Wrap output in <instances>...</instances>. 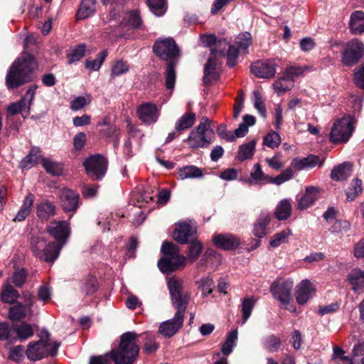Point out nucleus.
<instances>
[{"mask_svg":"<svg viewBox=\"0 0 364 364\" xmlns=\"http://www.w3.org/2000/svg\"><path fill=\"white\" fill-rule=\"evenodd\" d=\"M168 288L173 306L177 311L173 318L160 324L159 333L166 338H171L183 326L184 314L187 309L191 294L185 289L183 281L175 277L168 280Z\"/></svg>","mask_w":364,"mask_h":364,"instance_id":"obj_1","label":"nucleus"},{"mask_svg":"<svg viewBox=\"0 0 364 364\" xmlns=\"http://www.w3.org/2000/svg\"><path fill=\"white\" fill-rule=\"evenodd\" d=\"M153 49L160 59L168 61L165 72V85L167 89L172 90L174 87L176 77L175 67L181 55V50L171 38L156 41Z\"/></svg>","mask_w":364,"mask_h":364,"instance_id":"obj_2","label":"nucleus"},{"mask_svg":"<svg viewBox=\"0 0 364 364\" xmlns=\"http://www.w3.org/2000/svg\"><path fill=\"white\" fill-rule=\"evenodd\" d=\"M38 64L33 55L25 53L12 64L6 75V85L14 89L31 80V73L37 68Z\"/></svg>","mask_w":364,"mask_h":364,"instance_id":"obj_3","label":"nucleus"},{"mask_svg":"<svg viewBox=\"0 0 364 364\" xmlns=\"http://www.w3.org/2000/svg\"><path fill=\"white\" fill-rule=\"evenodd\" d=\"M210 124L211 121L207 117H203L199 124L190 132L185 141L191 148H205L213 142L215 132Z\"/></svg>","mask_w":364,"mask_h":364,"instance_id":"obj_4","label":"nucleus"},{"mask_svg":"<svg viewBox=\"0 0 364 364\" xmlns=\"http://www.w3.org/2000/svg\"><path fill=\"white\" fill-rule=\"evenodd\" d=\"M356 122L355 117L350 115L337 119L329 134L331 141L335 144L346 143L355 130Z\"/></svg>","mask_w":364,"mask_h":364,"instance_id":"obj_5","label":"nucleus"},{"mask_svg":"<svg viewBox=\"0 0 364 364\" xmlns=\"http://www.w3.org/2000/svg\"><path fill=\"white\" fill-rule=\"evenodd\" d=\"M31 248L38 258L48 262H53L58 257L62 245L58 246L55 242H47L42 237H32Z\"/></svg>","mask_w":364,"mask_h":364,"instance_id":"obj_6","label":"nucleus"},{"mask_svg":"<svg viewBox=\"0 0 364 364\" xmlns=\"http://www.w3.org/2000/svg\"><path fill=\"white\" fill-rule=\"evenodd\" d=\"M60 343L55 341L50 343L48 341L40 340L36 342H30L25 353L28 360L32 361L39 360L48 355H55Z\"/></svg>","mask_w":364,"mask_h":364,"instance_id":"obj_7","label":"nucleus"},{"mask_svg":"<svg viewBox=\"0 0 364 364\" xmlns=\"http://www.w3.org/2000/svg\"><path fill=\"white\" fill-rule=\"evenodd\" d=\"M364 55V45L358 39L348 41L342 53L341 62L346 66L356 64Z\"/></svg>","mask_w":364,"mask_h":364,"instance_id":"obj_8","label":"nucleus"},{"mask_svg":"<svg viewBox=\"0 0 364 364\" xmlns=\"http://www.w3.org/2000/svg\"><path fill=\"white\" fill-rule=\"evenodd\" d=\"M107 159L100 154L91 156L83 165L87 174L93 179H101L105 176L107 168Z\"/></svg>","mask_w":364,"mask_h":364,"instance_id":"obj_9","label":"nucleus"},{"mask_svg":"<svg viewBox=\"0 0 364 364\" xmlns=\"http://www.w3.org/2000/svg\"><path fill=\"white\" fill-rule=\"evenodd\" d=\"M294 283L291 280H286L282 282H273L270 287V291L274 299L282 305H288L291 301V290Z\"/></svg>","mask_w":364,"mask_h":364,"instance_id":"obj_10","label":"nucleus"},{"mask_svg":"<svg viewBox=\"0 0 364 364\" xmlns=\"http://www.w3.org/2000/svg\"><path fill=\"white\" fill-rule=\"evenodd\" d=\"M47 230L55 238L57 245L63 247L70 235L69 223L65 220L50 222L47 227Z\"/></svg>","mask_w":364,"mask_h":364,"instance_id":"obj_11","label":"nucleus"},{"mask_svg":"<svg viewBox=\"0 0 364 364\" xmlns=\"http://www.w3.org/2000/svg\"><path fill=\"white\" fill-rule=\"evenodd\" d=\"M277 65L273 60H258L251 65V72L259 78L269 79L274 77Z\"/></svg>","mask_w":364,"mask_h":364,"instance_id":"obj_12","label":"nucleus"},{"mask_svg":"<svg viewBox=\"0 0 364 364\" xmlns=\"http://www.w3.org/2000/svg\"><path fill=\"white\" fill-rule=\"evenodd\" d=\"M196 233L195 223L191 221H185L177 224L173 232V239L181 244H186L188 238Z\"/></svg>","mask_w":364,"mask_h":364,"instance_id":"obj_13","label":"nucleus"},{"mask_svg":"<svg viewBox=\"0 0 364 364\" xmlns=\"http://www.w3.org/2000/svg\"><path fill=\"white\" fill-rule=\"evenodd\" d=\"M138 117L146 124L157 122L159 110L155 104L146 102L140 105L136 110Z\"/></svg>","mask_w":364,"mask_h":364,"instance_id":"obj_14","label":"nucleus"},{"mask_svg":"<svg viewBox=\"0 0 364 364\" xmlns=\"http://www.w3.org/2000/svg\"><path fill=\"white\" fill-rule=\"evenodd\" d=\"M213 242L215 247L224 250H234L237 249L240 240L235 235L230 233L215 234L213 236Z\"/></svg>","mask_w":364,"mask_h":364,"instance_id":"obj_15","label":"nucleus"},{"mask_svg":"<svg viewBox=\"0 0 364 364\" xmlns=\"http://www.w3.org/2000/svg\"><path fill=\"white\" fill-rule=\"evenodd\" d=\"M186 257L183 255L168 256L158 261V267L164 273H169L185 266Z\"/></svg>","mask_w":364,"mask_h":364,"instance_id":"obj_16","label":"nucleus"},{"mask_svg":"<svg viewBox=\"0 0 364 364\" xmlns=\"http://www.w3.org/2000/svg\"><path fill=\"white\" fill-rule=\"evenodd\" d=\"M315 289L308 279L302 280L296 287L295 297L296 302L304 305L313 296Z\"/></svg>","mask_w":364,"mask_h":364,"instance_id":"obj_17","label":"nucleus"},{"mask_svg":"<svg viewBox=\"0 0 364 364\" xmlns=\"http://www.w3.org/2000/svg\"><path fill=\"white\" fill-rule=\"evenodd\" d=\"M60 201L65 212L75 211L79 205V195L70 189H63L60 192Z\"/></svg>","mask_w":364,"mask_h":364,"instance_id":"obj_18","label":"nucleus"},{"mask_svg":"<svg viewBox=\"0 0 364 364\" xmlns=\"http://www.w3.org/2000/svg\"><path fill=\"white\" fill-rule=\"evenodd\" d=\"M321 189L316 186H307L304 195L298 202L297 208L299 210H305L311 206L318 198Z\"/></svg>","mask_w":364,"mask_h":364,"instance_id":"obj_19","label":"nucleus"},{"mask_svg":"<svg viewBox=\"0 0 364 364\" xmlns=\"http://www.w3.org/2000/svg\"><path fill=\"white\" fill-rule=\"evenodd\" d=\"M217 57L215 55L210 57L205 65L203 82L205 84L217 80L219 77L220 68L216 60Z\"/></svg>","mask_w":364,"mask_h":364,"instance_id":"obj_20","label":"nucleus"},{"mask_svg":"<svg viewBox=\"0 0 364 364\" xmlns=\"http://www.w3.org/2000/svg\"><path fill=\"white\" fill-rule=\"evenodd\" d=\"M270 220L271 217L268 213L262 212L254 223L253 235L258 238L264 237L267 234V228L270 223Z\"/></svg>","mask_w":364,"mask_h":364,"instance_id":"obj_21","label":"nucleus"},{"mask_svg":"<svg viewBox=\"0 0 364 364\" xmlns=\"http://www.w3.org/2000/svg\"><path fill=\"white\" fill-rule=\"evenodd\" d=\"M348 279L355 293L364 290V270L358 267L353 269L348 275Z\"/></svg>","mask_w":364,"mask_h":364,"instance_id":"obj_22","label":"nucleus"},{"mask_svg":"<svg viewBox=\"0 0 364 364\" xmlns=\"http://www.w3.org/2000/svg\"><path fill=\"white\" fill-rule=\"evenodd\" d=\"M352 174V164L350 162H344L335 166L331 173V178L334 181H344Z\"/></svg>","mask_w":364,"mask_h":364,"instance_id":"obj_23","label":"nucleus"},{"mask_svg":"<svg viewBox=\"0 0 364 364\" xmlns=\"http://www.w3.org/2000/svg\"><path fill=\"white\" fill-rule=\"evenodd\" d=\"M56 213L55 205L50 201L43 200L36 205L37 216L42 220H47Z\"/></svg>","mask_w":364,"mask_h":364,"instance_id":"obj_24","label":"nucleus"},{"mask_svg":"<svg viewBox=\"0 0 364 364\" xmlns=\"http://www.w3.org/2000/svg\"><path fill=\"white\" fill-rule=\"evenodd\" d=\"M206 42L209 46L215 45V47L210 50L212 55L220 57L225 55V50L228 46V42L226 40L223 39L217 41L215 36L210 35L206 37Z\"/></svg>","mask_w":364,"mask_h":364,"instance_id":"obj_25","label":"nucleus"},{"mask_svg":"<svg viewBox=\"0 0 364 364\" xmlns=\"http://www.w3.org/2000/svg\"><path fill=\"white\" fill-rule=\"evenodd\" d=\"M96 0H81L80 7L77 13L78 19H85L93 16L96 12Z\"/></svg>","mask_w":364,"mask_h":364,"instance_id":"obj_26","label":"nucleus"},{"mask_svg":"<svg viewBox=\"0 0 364 364\" xmlns=\"http://www.w3.org/2000/svg\"><path fill=\"white\" fill-rule=\"evenodd\" d=\"M14 331L15 341L16 340L23 341L34 334L33 327L26 322L14 323Z\"/></svg>","mask_w":364,"mask_h":364,"instance_id":"obj_27","label":"nucleus"},{"mask_svg":"<svg viewBox=\"0 0 364 364\" xmlns=\"http://www.w3.org/2000/svg\"><path fill=\"white\" fill-rule=\"evenodd\" d=\"M33 201L34 196L31 193H28L25 197L23 205H21L20 210L18 211L14 220L18 222L24 220L31 213V208L33 205Z\"/></svg>","mask_w":364,"mask_h":364,"instance_id":"obj_28","label":"nucleus"},{"mask_svg":"<svg viewBox=\"0 0 364 364\" xmlns=\"http://www.w3.org/2000/svg\"><path fill=\"white\" fill-rule=\"evenodd\" d=\"M196 115L193 112H187L182 115L175 123V129L182 132L191 128L195 123Z\"/></svg>","mask_w":364,"mask_h":364,"instance_id":"obj_29","label":"nucleus"},{"mask_svg":"<svg viewBox=\"0 0 364 364\" xmlns=\"http://www.w3.org/2000/svg\"><path fill=\"white\" fill-rule=\"evenodd\" d=\"M350 27L353 33H362L364 32V13L356 11L350 16Z\"/></svg>","mask_w":364,"mask_h":364,"instance_id":"obj_30","label":"nucleus"},{"mask_svg":"<svg viewBox=\"0 0 364 364\" xmlns=\"http://www.w3.org/2000/svg\"><path fill=\"white\" fill-rule=\"evenodd\" d=\"M291 213V205L288 199L282 200L274 211V216L279 220H287Z\"/></svg>","mask_w":364,"mask_h":364,"instance_id":"obj_31","label":"nucleus"},{"mask_svg":"<svg viewBox=\"0 0 364 364\" xmlns=\"http://www.w3.org/2000/svg\"><path fill=\"white\" fill-rule=\"evenodd\" d=\"M256 141L252 140L248 143L244 144L239 147L236 159L240 161L250 159L254 155Z\"/></svg>","mask_w":364,"mask_h":364,"instance_id":"obj_32","label":"nucleus"},{"mask_svg":"<svg viewBox=\"0 0 364 364\" xmlns=\"http://www.w3.org/2000/svg\"><path fill=\"white\" fill-rule=\"evenodd\" d=\"M255 117L252 115L246 114L243 117L242 122L235 130V135L237 137H243L248 132V127L255 124Z\"/></svg>","mask_w":364,"mask_h":364,"instance_id":"obj_33","label":"nucleus"},{"mask_svg":"<svg viewBox=\"0 0 364 364\" xmlns=\"http://www.w3.org/2000/svg\"><path fill=\"white\" fill-rule=\"evenodd\" d=\"M18 297V291L14 289L10 284L7 283L3 287L1 300L4 303L14 304Z\"/></svg>","mask_w":364,"mask_h":364,"instance_id":"obj_34","label":"nucleus"},{"mask_svg":"<svg viewBox=\"0 0 364 364\" xmlns=\"http://www.w3.org/2000/svg\"><path fill=\"white\" fill-rule=\"evenodd\" d=\"M14 323L9 325L6 322L0 323V340L15 342Z\"/></svg>","mask_w":364,"mask_h":364,"instance_id":"obj_35","label":"nucleus"},{"mask_svg":"<svg viewBox=\"0 0 364 364\" xmlns=\"http://www.w3.org/2000/svg\"><path fill=\"white\" fill-rule=\"evenodd\" d=\"M150 11L157 16H163L167 11L166 0H146Z\"/></svg>","mask_w":364,"mask_h":364,"instance_id":"obj_36","label":"nucleus"},{"mask_svg":"<svg viewBox=\"0 0 364 364\" xmlns=\"http://www.w3.org/2000/svg\"><path fill=\"white\" fill-rule=\"evenodd\" d=\"M178 176L181 179L200 178L203 176V172L195 166H187L180 169Z\"/></svg>","mask_w":364,"mask_h":364,"instance_id":"obj_37","label":"nucleus"},{"mask_svg":"<svg viewBox=\"0 0 364 364\" xmlns=\"http://www.w3.org/2000/svg\"><path fill=\"white\" fill-rule=\"evenodd\" d=\"M350 364H364V342L354 346Z\"/></svg>","mask_w":364,"mask_h":364,"instance_id":"obj_38","label":"nucleus"},{"mask_svg":"<svg viewBox=\"0 0 364 364\" xmlns=\"http://www.w3.org/2000/svg\"><path fill=\"white\" fill-rule=\"evenodd\" d=\"M362 181L358 178L354 179L346 191L347 200H354L362 192Z\"/></svg>","mask_w":364,"mask_h":364,"instance_id":"obj_39","label":"nucleus"},{"mask_svg":"<svg viewBox=\"0 0 364 364\" xmlns=\"http://www.w3.org/2000/svg\"><path fill=\"white\" fill-rule=\"evenodd\" d=\"M85 46L84 44H80L73 48H70L67 53L68 63L72 64L80 60L85 55Z\"/></svg>","mask_w":364,"mask_h":364,"instance_id":"obj_40","label":"nucleus"},{"mask_svg":"<svg viewBox=\"0 0 364 364\" xmlns=\"http://www.w3.org/2000/svg\"><path fill=\"white\" fill-rule=\"evenodd\" d=\"M37 88V85L31 86L27 90L25 95L23 97V98L18 102V104H21V112L23 111L26 108H27V112H29L30 107L34 98L36 90Z\"/></svg>","mask_w":364,"mask_h":364,"instance_id":"obj_41","label":"nucleus"},{"mask_svg":"<svg viewBox=\"0 0 364 364\" xmlns=\"http://www.w3.org/2000/svg\"><path fill=\"white\" fill-rule=\"evenodd\" d=\"M107 55L108 53L107 50H102L97 55L95 60H87L85 62V68L94 71L100 70Z\"/></svg>","mask_w":364,"mask_h":364,"instance_id":"obj_42","label":"nucleus"},{"mask_svg":"<svg viewBox=\"0 0 364 364\" xmlns=\"http://www.w3.org/2000/svg\"><path fill=\"white\" fill-rule=\"evenodd\" d=\"M250 177L256 183H268L269 176L264 173L259 164H255L250 172Z\"/></svg>","mask_w":364,"mask_h":364,"instance_id":"obj_43","label":"nucleus"},{"mask_svg":"<svg viewBox=\"0 0 364 364\" xmlns=\"http://www.w3.org/2000/svg\"><path fill=\"white\" fill-rule=\"evenodd\" d=\"M264 348L269 352H276L281 346V340L274 335H269L262 341Z\"/></svg>","mask_w":364,"mask_h":364,"instance_id":"obj_44","label":"nucleus"},{"mask_svg":"<svg viewBox=\"0 0 364 364\" xmlns=\"http://www.w3.org/2000/svg\"><path fill=\"white\" fill-rule=\"evenodd\" d=\"M235 43L237 45L238 48L241 51H243L245 53H247V49L252 43L251 34L248 32H245L239 34L235 39Z\"/></svg>","mask_w":364,"mask_h":364,"instance_id":"obj_45","label":"nucleus"},{"mask_svg":"<svg viewBox=\"0 0 364 364\" xmlns=\"http://www.w3.org/2000/svg\"><path fill=\"white\" fill-rule=\"evenodd\" d=\"M203 249V245L198 240H193L190 245L188 252V258L191 262H196L199 257Z\"/></svg>","mask_w":364,"mask_h":364,"instance_id":"obj_46","label":"nucleus"},{"mask_svg":"<svg viewBox=\"0 0 364 364\" xmlns=\"http://www.w3.org/2000/svg\"><path fill=\"white\" fill-rule=\"evenodd\" d=\"M255 300L252 297L245 298L242 302V323H245L250 316L255 306Z\"/></svg>","mask_w":364,"mask_h":364,"instance_id":"obj_47","label":"nucleus"},{"mask_svg":"<svg viewBox=\"0 0 364 364\" xmlns=\"http://www.w3.org/2000/svg\"><path fill=\"white\" fill-rule=\"evenodd\" d=\"M291 234V230L287 229L274 235L270 240V245L272 247H278L282 244L287 242L288 237Z\"/></svg>","mask_w":364,"mask_h":364,"instance_id":"obj_48","label":"nucleus"},{"mask_svg":"<svg viewBox=\"0 0 364 364\" xmlns=\"http://www.w3.org/2000/svg\"><path fill=\"white\" fill-rule=\"evenodd\" d=\"M307 70L306 67H300L291 65L287 67L284 73V76L287 80L291 81L294 83V78L301 75L305 70Z\"/></svg>","mask_w":364,"mask_h":364,"instance_id":"obj_49","label":"nucleus"},{"mask_svg":"<svg viewBox=\"0 0 364 364\" xmlns=\"http://www.w3.org/2000/svg\"><path fill=\"white\" fill-rule=\"evenodd\" d=\"M26 316V308L25 306L17 304L9 309V318L14 320H20L25 318Z\"/></svg>","mask_w":364,"mask_h":364,"instance_id":"obj_50","label":"nucleus"},{"mask_svg":"<svg viewBox=\"0 0 364 364\" xmlns=\"http://www.w3.org/2000/svg\"><path fill=\"white\" fill-rule=\"evenodd\" d=\"M26 272L23 269H17L14 272L13 276L7 279V283H14L17 287H21L26 279Z\"/></svg>","mask_w":364,"mask_h":364,"instance_id":"obj_51","label":"nucleus"},{"mask_svg":"<svg viewBox=\"0 0 364 364\" xmlns=\"http://www.w3.org/2000/svg\"><path fill=\"white\" fill-rule=\"evenodd\" d=\"M124 21L128 26L132 28H138L141 25V17L136 11H129L124 17Z\"/></svg>","mask_w":364,"mask_h":364,"instance_id":"obj_52","label":"nucleus"},{"mask_svg":"<svg viewBox=\"0 0 364 364\" xmlns=\"http://www.w3.org/2000/svg\"><path fill=\"white\" fill-rule=\"evenodd\" d=\"M42 165L46 172L50 174L58 176L61 173L62 167L58 163L52 161L48 159H43Z\"/></svg>","mask_w":364,"mask_h":364,"instance_id":"obj_53","label":"nucleus"},{"mask_svg":"<svg viewBox=\"0 0 364 364\" xmlns=\"http://www.w3.org/2000/svg\"><path fill=\"white\" fill-rule=\"evenodd\" d=\"M281 143L280 136L274 131L269 132L264 138L263 144L272 149L278 147Z\"/></svg>","mask_w":364,"mask_h":364,"instance_id":"obj_54","label":"nucleus"},{"mask_svg":"<svg viewBox=\"0 0 364 364\" xmlns=\"http://www.w3.org/2000/svg\"><path fill=\"white\" fill-rule=\"evenodd\" d=\"M293 85V82L287 80L284 75L275 81V82L272 85L274 89L278 93H282L291 90Z\"/></svg>","mask_w":364,"mask_h":364,"instance_id":"obj_55","label":"nucleus"},{"mask_svg":"<svg viewBox=\"0 0 364 364\" xmlns=\"http://www.w3.org/2000/svg\"><path fill=\"white\" fill-rule=\"evenodd\" d=\"M159 348V345L155 341L154 336L151 334H145L144 338V350L147 353L155 352Z\"/></svg>","mask_w":364,"mask_h":364,"instance_id":"obj_56","label":"nucleus"},{"mask_svg":"<svg viewBox=\"0 0 364 364\" xmlns=\"http://www.w3.org/2000/svg\"><path fill=\"white\" fill-rule=\"evenodd\" d=\"M293 176L292 170L290 168L284 170L281 174L278 175L275 178L269 177L268 183L280 185L289 179Z\"/></svg>","mask_w":364,"mask_h":364,"instance_id":"obj_57","label":"nucleus"},{"mask_svg":"<svg viewBox=\"0 0 364 364\" xmlns=\"http://www.w3.org/2000/svg\"><path fill=\"white\" fill-rule=\"evenodd\" d=\"M24 358V348L21 345H18L10 348L9 359L16 363L23 360Z\"/></svg>","mask_w":364,"mask_h":364,"instance_id":"obj_58","label":"nucleus"},{"mask_svg":"<svg viewBox=\"0 0 364 364\" xmlns=\"http://www.w3.org/2000/svg\"><path fill=\"white\" fill-rule=\"evenodd\" d=\"M254 106L263 117H266V109L260 93L258 90L253 91Z\"/></svg>","mask_w":364,"mask_h":364,"instance_id":"obj_59","label":"nucleus"},{"mask_svg":"<svg viewBox=\"0 0 364 364\" xmlns=\"http://www.w3.org/2000/svg\"><path fill=\"white\" fill-rule=\"evenodd\" d=\"M129 65L123 60L117 61L112 68V76L116 77L123 75L129 71Z\"/></svg>","mask_w":364,"mask_h":364,"instance_id":"obj_60","label":"nucleus"},{"mask_svg":"<svg viewBox=\"0 0 364 364\" xmlns=\"http://www.w3.org/2000/svg\"><path fill=\"white\" fill-rule=\"evenodd\" d=\"M198 283V288L203 291L204 296L211 294L213 287V281L211 278H203Z\"/></svg>","mask_w":364,"mask_h":364,"instance_id":"obj_61","label":"nucleus"},{"mask_svg":"<svg viewBox=\"0 0 364 364\" xmlns=\"http://www.w3.org/2000/svg\"><path fill=\"white\" fill-rule=\"evenodd\" d=\"M178 252L179 250L177 245L166 241L163 242L161 246V252L164 255L167 257L179 255Z\"/></svg>","mask_w":364,"mask_h":364,"instance_id":"obj_62","label":"nucleus"},{"mask_svg":"<svg viewBox=\"0 0 364 364\" xmlns=\"http://www.w3.org/2000/svg\"><path fill=\"white\" fill-rule=\"evenodd\" d=\"M227 47H228V50L226 53L227 64L230 67H233L237 63V60L238 57V50L233 46H230L229 44Z\"/></svg>","mask_w":364,"mask_h":364,"instance_id":"obj_63","label":"nucleus"},{"mask_svg":"<svg viewBox=\"0 0 364 364\" xmlns=\"http://www.w3.org/2000/svg\"><path fill=\"white\" fill-rule=\"evenodd\" d=\"M37 159L38 156L31 152L21 160L20 167L22 169H28L37 162Z\"/></svg>","mask_w":364,"mask_h":364,"instance_id":"obj_64","label":"nucleus"}]
</instances>
